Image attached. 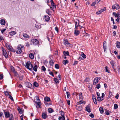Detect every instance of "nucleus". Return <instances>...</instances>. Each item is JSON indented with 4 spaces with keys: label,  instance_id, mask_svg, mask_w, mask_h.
<instances>
[{
    "label": "nucleus",
    "instance_id": "nucleus-1",
    "mask_svg": "<svg viewBox=\"0 0 120 120\" xmlns=\"http://www.w3.org/2000/svg\"><path fill=\"white\" fill-rule=\"evenodd\" d=\"M24 49V46L22 45H18L16 53L17 54H20L22 52V50Z\"/></svg>",
    "mask_w": 120,
    "mask_h": 120
},
{
    "label": "nucleus",
    "instance_id": "nucleus-2",
    "mask_svg": "<svg viewBox=\"0 0 120 120\" xmlns=\"http://www.w3.org/2000/svg\"><path fill=\"white\" fill-rule=\"evenodd\" d=\"M25 67L27 69H28L30 70H32L33 66L31 63L29 62H27L26 63Z\"/></svg>",
    "mask_w": 120,
    "mask_h": 120
},
{
    "label": "nucleus",
    "instance_id": "nucleus-3",
    "mask_svg": "<svg viewBox=\"0 0 120 120\" xmlns=\"http://www.w3.org/2000/svg\"><path fill=\"white\" fill-rule=\"evenodd\" d=\"M101 78L100 77H96L94 79L93 84L94 85H95L97 83L98 81L101 79Z\"/></svg>",
    "mask_w": 120,
    "mask_h": 120
},
{
    "label": "nucleus",
    "instance_id": "nucleus-4",
    "mask_svg": "<svg viewBox=\"0 0 120 120\" xmlns=\"http://www.w3.org/2000/svg\"><path fill=\"white\" fill-rule=\"evenodd\" d=\"M112 9H116V10H120V7L119 5L117 4H116L113 5L112 6Z\"/></svg>",
    "mask_w": 120,
    "mask_h": 120
},
{
    "label": "nucleus",
    "instance_id": "nucleus-5",
    "mask_svg": "<svg viewBox=\"0 0 120 120\" xmlns=\"http://www.w3.org/2000/svg\"><path fill=\"white\" fill-rule=\"evenodd\" d=\"M64 45L65 46L70 47V44L68 43L67 40L65 39H64L63 41Z\"/></svg>",
    "mask_w": 120,
    "mask_h": 120
},
{
    "label": "nucleus",
    "instance_id": "nucleus-6",
    "mask_svg": "<svg viewBox=\"0 0 120 120\" xmlns=\"http://www.w3.org/2000/svg\"><path fill=\"white\" fill-rule=\"evenodd\" d=\"M2 51L3 53L4 56L6 58H8V56L6 51L5 50L4 48H2Z\"/></svg>",
    "mask_w": 120,
    "mask_h": 120
},
{
    "label": "nucleus",
    "instance_id": "nucleus-7",
    "mask_svg": "<svg viewBox=\"0 0 120 120\" xmlns=\"http://www.w3.org/2000/svg\"><path fill=\"white\" fill-rule=\"evenodd\" d=\"M31 41L34 45H37L39 43V42L38 41L37 39H33L31 40Z\"/></svg>",
    "mask_w": 120,
    "mask_h": 120
},
{
    "label": "nucleus",
    "instance_id": "nucleus-8",
    "mask_svg": "<svg viewBox=\"0 0 120 120\" xmlns=\"http://www.w3.org/2000/svg\"><path fill=\"white\" fill-rule=\"evenodd\" d=\"M4 114L5 117L6 118H8L11 116V114H10V113L8 112H4Z\"/></svg>",
    "mask_w": 120,
    "mask_h": 120
},
{
    "label": "nucleus",
    "instance_id": "nucleus-9",
    "mask_svg": "<svg viewBox=\"0 0 120 120\" xmlns=\"http://www.w3.org/2000/svg\"><path fill=\"white\" fill-rule=\"evenodd\" d=\"M103 49L105 52H106L107 49V44L105 41H104L103 44Z\"/></svg>",
    "mask_w": 120,
    "mask_h": 120
},
{
    "label": "nucleus",
    "instance_id": "nucleus-10",
    "mask_svg": "<svg viewBox=\"0 0 120 120\" xmlns=\"http://www.w3.org/2000/svg\"><path fill=\"white\" fill-rule=\"evenodd\" d=\"M6 46L8 50L10 51H13L12 48L11 46L10 45L8 44H6Z\"/></svg>",
    "mask_w": 120,
    "mask_h": 120
},
{
    "label": "nucleus",
    "instance_id": "nucleus-11",
    "mask_svg": "<svg viewBox=\"0 0 120 120\" xmlns=\"http://www.w3.org/2000/svg\"><path fill=\"white\" fill-rule=\"evenodd\" d=\"M75 29H77V28L78 27L79 22V21L78 19H76L75 21Z\"/></svg>",
    "mask_w": 120,
    "mask_h": 120
},
{
    "label": "nucleus",
    "instance_id": "nucleus-12",
    "mask_svg": "<svg viewBox=\"0 0 120 120\" xmlns=\"http://www.w3.org/2000/svg\"><path fill=\"white\" fill-rule=\"evenodd\" d=\"M76 29L75 28L74 34L75 35L77 36L79 34L80 32L79 30H76Z\"/></svg>",
    "mask_w": 120,
    "mask_h": 120
},
{
    "label": "nucleus",
    "instance_id": "nucleus-13",
    "mask_svg": "<svg viewBox=\"0 0 120 120\" xmlns=\"http://www.w3.org/2000/svg\"><path fill=\"white\" fill-rule=\"evenodd\" d=\"M23 36L24 38L27 39H28L29 38V36L26 33L23 34Z\"/></svg>",
    "mask_w": 120,
    "mask_h": 120
},
{
    "label": "nucleus",
    "instance_id": "nucleus-14",
    "mask_svg": "<svg viewBox=\"0 0 120 120\" xmlns=\"http://www.w3.org/2000/svg\"><path fill=\"white\" fill-rule=\"evenodd\" d=\"M86 110L89 112H90V109L89 106H87L86 107Z\"/></svg>",
    "mask_w": 120,
    "mask_h": 120
},
{
    "label": "nucleus",
    "instance_id": "nucleus-15",
    "mask_svg": "<svg viewBox=\"0 0 120 120\" xmlns=\"http://www.w3.org/2000/svg\"><path fill=\"white\" fill-rule=\"evenodd\" d=\"M45 18L46 21H49L50 19L49 17L48 16H45Z\"/></svg>",
    "mask_w": 120,
    "mask_h": 120
},
{
    "label": "nucleus",
    "instance_id": "nucleus-16",
    "mask_svg": "<svg viewBox=\"0 0 120 120\" xmlns=\"http://www.w3.org/2000/svg\"><path fill=\"white\" fill-rule=\"evenodd\" d=\"M20 114H22L23 112V109H22L20 108L19 107H18L17 108Z\"/></svg>",
    "mask_w": 120,
    "mask_h": 120
},
{
    "label": "nucleus",
    "instance_id": "nucleus-17",
    "mask_svg": "<svg viewBox=\"0 0 120 120\" xmlns=\"http://www.w3.org/2000/svg\"><path fill=\"white\" fill-rule=\"evenodd\" d=\"M113 14L116 17H117V18H120V16L119 14H117L115 12H113Z\"/></svg>",
    "mask_w": 120,
    "mask_h": 120
},
{
    "label": "nucleus",
    "instance_id": "nucleus-18",
    "mask_svg": "<svg viewBox=\"0 0 120 120\" xmlns=\"http://www.w3.org/2000/svg\"><path fill=\"white\" fill-rule=\"evenodd\" d=\"M47 115L46 113L43 112L42 113V118L45 119L47 117Z\"/></svg>",
    "mask_w": 120,
    "mask_h": 120
},
{
    "label": "nucleus",
    "instance_id": "nucleus-19",
    "mask_svg": "<svg viewBox=\"0 0 120 120\" xmlns=\"http://www.w3.org/2000/svg\"><path fill=\"white\" fill-rule=\"evenodd\" d=\"M29 57L31 59H33L34 58V56L33 53H30L29 55Z\"/></svg>",
    "mask_w": 120,
    "mask_h": 120
},
{
    "label": "nucleus",
    "instance_id": "nucleus-20",
    "mask_svg": "<svg viewBox=\"0 0 120 120\" xmlns=\"http://www.w3.org/2000/svg\"><path fill=\"white\" fill-rule=\"evenodd\" d=\"M110 63L112 66V68H114V66L115 64V62L113 60H112L110 62Z\"/></svg>",
    "mask_w": 120,
    "mask_h": 120
},
{
    "label": "nucleus",
    "instance_id": "nucleus-21",
    "mask_svg": "<svg viewBox=\"0 0 120 120\" xmlns=\"http://www.w3.org/2000/svg\"><path fill=\"white\" fill-rule=\"evenodd\" d=\"M116 47L118 48H120V42L117 41L116 43Z\"/></svg>",
    "mask_w": 120,
    "mask_h": 120
},
{
    "label": "nucleus",
    "instance_id": "nucleus-22",
    "mask_svg": "<svg viewBox=\"0 0 120 120\" xmlns=\"http://www.w3.org/2000/svg\"><path fill=\"white\" fill-rule=\"evenodd\" d=\"M44 100L47 102H49L50 101V99L48 97H46L44 98Z\"/></svg>",
    "mask_w": 120,
    "mask_h": 120
},
{
    "label": "nucleus",
    "instance_id": "nucleus-23",
    "mask_svg": "<svg viewBox=\"0 0 120 120\" xmlns=\"http://www.w3.org/2000/svg\"><path fill=\"white\" fill-rule=\"evenodd\" d=\"M0 24L2 25H4L5 24V21L4 19H1L0 20Z\"/></svg>",
    "mask_w": 120,
    "mask_h": 120
},
{
    "label": "nucleus",
    "instance_id": "nucleus-24",
    "mask_svg": "<svg viewBox=\"0 0 120 120\" xmlns=\"http://www.w3.org/2000/svg\"><path fill=\"white\" fill-rule=\"evenodd\" d=\"M79 99H80L82 100L83 99V97L82 95V93L81 92H80L79 95Z\"/></svg>",
    "mask_w": 120,
    "mask_h": 120
},
{
    "label": "nucleus",
    "instance_id": "nucleus-25",
    "mask_svg": "<svg viewBox=\"0 0 120 120\" xmlns=\"http://www.w3.org/2000/svg\"><path fill=\"white\" fill-rule=\"evenodd\" d=\"M99 110L101 113L102 114L103 113L104 109L102 107H100L99 109Z\"/></svg>",
    "mask_w": 120,
    "mask_h": 120
},
{
    "label": "nucleus",
    "instance_id": "nucleus-26",
    "mask_svg": "<svg viewBox=\"0 0 120 120\" xmlns=\"http://www.w3.org/2000/svg\"><path fill=\"white\" fill-rule=\"evenodd\" d=\"M76 108L79 111L81 110L82 109V107L79 106H77Z\"/></svg>",
    "mask_w": 120,
    "mask_h": 120
},
{
    "label": "nucleus",
    "instance_id": "nucleus-27",
    "mask_svg": "<svg viewBox=\"0 0 120 120\" xmlns=\"http://www.w3.org/2000/svg\"><path fill=\"white\" fill-rule=\"evenodd\" d=\"M97 99L99 101H101L103 100V99L101 98L100 96L98 97L97 98Z\"/></svg>",
    "mask_w": 120,
    "mask_h": 120
},
{
    "label": "nucleus",
    "instance_id": "nucleus-28",
    "mask_svg": "<svg viewBox=\"0 0 120 120\" xmlns=\"http://www.w3.org/2000/svg\"><path fill=\"white\" fill-rule=\"evenodd\" d=\"M9 118V120H14L13 115L12 114H11V116Z\"/></svg>",
    "mask_w": 120,
    "mask_h": 120
},
{
    "label": "nucleus",
    "instance_id": "nucleus-29",
    "mask_svg": "<svg viewBox=\"0 0 120 120\" xmlns=\"http://www.w3.org/2000/svg\"><path fill=\"white\" fill-rule=\"evenodd\" d=\"M48 112L49 113H51L53 112V110L51 108H50L48 110Z\"/></svg>",
    "mask_w": 120,
    "mask_h": 120
},
{
    "label": "nucleus",
    "instance_id": "nucleus-30",
    "mask_svg": "<svg viewBox=\"0 0 120 120\" xmlns=\"http://www.w3.org/2000/svg\"><path fill=\"white\" fill-rule=\"evenodd\" d=\"M63 53L65 56H68L69 55V53L68 52H63Z\"/></svg>",
    "mask_w": 120,
    "mask_h": 120
},
{
    "label": "nucleus",
    "instance_id": "nucleus-31",
    "mask_svg": "<svg viewBox=\"0 0 120 120\" xmlns=\"http://www.w3.org/2000/svg\"><path fill=\"white\" fill-rule=\"evenodd\" d=\"M35 98V100H36V102L38 101H40V100L39 97L38 96H37Z\"/></svg>",
    "mask_w": 120,
    "mask_h": 120
},
{
    "label": "nucleus",
    "instance_id": "nucleus-32",
    "mask_svg": "<svg viewBox=\"0 0 120 120\" xmlns=\"http://www.w3.org/2000/svg\"><path fill=\"white\" fill-rule=\"evenodd\" d=\"M59 120H65V117L60 116L59 117Z\"/></svg>",
    "mask_w": 120,
    "mask_h": 120
},
{
    "label": "nucleus",
    "instance_id": "nucleus-33",
    "mask_svg": "<svg viewBox=\"0 0 120 120\" xmlns=\"http://www.w3.org/2000/svg\"><path fill=\"white\" fill-rule=\"evenodd\" d=\"M68 63V61L67 60H64L63 62V64L64 65H65L66 64Z\"/></svg>",
    "mask_w": 120,
    "mask_h": 120
},
{
    "label": "nucleus",
    "instance_id": "nucleus-34",
    "mask_svg": "<svg viewBox=\"0 0 120 120\" xmlns=\"http://www.w3.org/2000/svg\"><path fill=\"white\" fill-rule=\"evenodd\" d=\"M38 67L37 65H35L33 67V70L35 71H36L37 70Z\"/></svg>",
    "mask_w": 120,
    "mask_h": 120
},
{
    "label": "nucleus",
    "instance_id": "nucleus-35",
    "mask_svg": "<svg viewBox=\"0 0 120 120\" xmlns=\"http://www.w3.org/2000/svg\"><path fill=\"white\" fill-rule=\"evenodd\" d=\"M81 56H82L84 59L86 58V55L83 52H82Z\"/></svg>",
    "mask_w": 120,
    "mask_h": 120
},
{
    "label": "nucleus",
    "instance_id": "nucleus-36",
    "mask_svg": "<svg viewBox=\"0 0 120 120\" xmlns=\"http://www.w3.org/2000/svg\"><path fill=\"white\" fill-rule=\"evenodd\" d=\"M102 12H103V10H102L101 9L97 12L96 13L98 15L100 14Z\"/></svg>",
    "mask_w": 120,
    "mask_h": 120
},
{
    "label": "nucleus",
    "instance_id": "nucleus-37",
    "mask_svg": "<svg viewBox=\"0 0 120 120\" xmlns=\"http://www.w3.org/2000/svg\"><path fill=\"white\" fill-rule=\"evenodd\" d=\"M49 63L51 66H52L54 64V62L53 60H50L49 61Z\"/></svg>",
    "mask_w": 120,
    "mask_h": 120
},
{
    "label": "nucleus",
    "instance_id": "nucleus-38",
    "mask_svg": "<svg viewBox=\"0 0 120 120\" xmlns=\"http://www.w3.org/2000/svg\"><path fill=\"white\" fill-rule=\"evenodd\" d=\"M33 85L36 87H38L39 86L38 84L36 82H34V83Z\"/></svg>",
    "mask_w": 120,
    "mask_h": 120
},
{
    "label": "nucleus",
    "instance_id": "nucleus-39",
    "mask_svg": "<svg viewBox=\"0 0 120 120\" xmlns=\"http://www.w3.org/2000/svg\"><path fill=\"white\" fill-rule=\"evenodd\" d=\"M54 81H55V82H56V83H59V81L58 79H57L56 78H54Z\"/></svg>",
    "mask_w": 120,
    "mask_h": 120
},
{
    "label": "nucleus",
    "instance_id": "nucleus-40",
    "mask_svg": "<svg viewBox=\"0 0 120 120\" xmlns=\"http://www.w3.org/2000/svg\"><path fill=\"white\" fill-rule=\"evenodd\" d=\"M101 86V85L100 84H98L96 85V88L97 89H98Z\"/></svg>",
    "mask_w": 120,
    "mask_h": 120
},
{
    "label": "nucleus",
    "instance_id": "nucleus-41",
    "mask_svg": "<svg viewBox=\"0 0 120 120\" xmlns=\"http://www.w3.org/2000/svg\"><path fill=\"white\" fill-rule=\"evenodd\" d=\"M118 108V105L117 104H115L114 105V109H116Z\"/></svg>",
    "mask_w": 120,
    "mask_h": 120
},
{
    "label": "nucleus",
    "instance_id": "nucleus-42",
    "mask_svg": "<svg viewBox=\"0 0 120 120\" xmlns=\"http://www.w3.org/2000/svg\"><path fill=\"white\" fill-rule=\"evenodd\" d=\"M40 101H38L36 102V103H37L38 107H39L41 105V103L40 102Z\"/></svg>",
    "mask_w": 120,
    "mask_h": 120
},
{
    "label": "nucleus",
    "instance_id": "nucleus-43",
    "mask_svg": "<svg viewBox=\"0 0 120 120\" xmlns=\"http://www.w3.org/2000/svg\"><path fill=\"white\" fill-rule=\"evenodd\" d=\"M2 116L3 117H4L3 113L2 112H0V117L1 118H2Z\"/></svg>",
    "mask_w": 120,
    "mask_h": 120
},
{
    "label": "nucleus",
    "instance_id": "nucleus-44",
    "mask_svg": "<svg viewBox=\"0 0 120 120\" xmlns=\"http://www.w3.org/2000/svg\"><path fill=\"white\" fill-rule=\"evenodd\" d=\"M41 68V69L43 71H45L46 70V69L44 66L42 67Z\"/></svg>",
    "mask_w": 120,
    "mask_h": 120
},
{
    "label": "nucleus",
    "instance_id": "nucleus-45",
    "mask_svg": "<svg viewBox=\"0 0 120 120\" xmlns=\"http://www.w3.org/2000/svg\"><path fill=\"white\" fill-rule=\"evenodd\" d=\"M16 34V32L14 31H12L10 33L11 35H13Z\"/></svg>",
    "mask_w": 120,
    "mask_h": 120
},
{
    "label": "nucleus",
    "instance_id": "nucleus-46",
    "mask_svg": "<svg viewBox=\"0 0 120 120\" xmlns=\"http://www.w3.org/2000/svg\"><path fill=\"white\" fill-rule=\"evenodd\" d=\"M8 97L12 101H13L14 100L12 97L10 95H9L8 96Z\"/></svg>",
    "mask_w": 120,
    "mask_h": 120
},
{
    "label": "nucleus",
    "instance_id": "nucleus-47",
    "mask_svg": "<svg viewBox=\"0 0 120 120\" xmlns=\"http://www.w3.org/2000/svg\"><path fill=\"white\" fill-rule=\"evenodd\" d=\"M60 114L62 117H64V114L63 111L60 112Z\"/></svg>",
    "mask_w": 120,
    "mask_h": 120
},
{
    "label": "nucleus",
    "instance_id": "nucleus-48",
    "mask_svg": "<svg viewBox=\"0 0 120 120\" xmlns=\"http://www.w3.org/2000/svg\"><path fill=\"white\" fill-rule=\"evenodd\" d=\"M108 68L107 66L105 67V71L108 73H109V71L108 70Z\"/></svg>",
    "mask_w": 120,
    "mask_h": 120
},
{
    "label": "nucleus",
    "instance_id": "nucleus-49",
    "mask_svg": "<svg viewBox=\"0 0 120 120\" xmlns=\"http://www.w3.org/2000/svg\"><path fill=\"white\" fill-rule=\"evenodd\" d=\"M85 101H80L79 102H78V103L79 104L83 103Z\"/></svg>",
    "mask_w": 120,
    "mask_h": 120
},
{
    "label": "nucleus",
    "instance_id": "nucleus-50",
    "mask_svg": "<svg viewBox=\"0 0 120 120\" xmlns=\"http://www.w3.org/2000/svg\"><path fill=\"white\" fill-rule=\"evenodd\" d=\"M55 68L57 69H58L59 68V66L58 64H56L55 65Z\"/></svg>",
    "mask_w": 120,
    "mask_h": 120
},
{
    "label": "nucleus",
    "instance_id": "nucleus-51",
    "mask_svg": "<svg viewBox=\"0 0 120 120\" xmlns=\"http://www.w3.org/2000/svg\"><path fill=\"white\" fill-rule=\"evenodd\" d=\"M50 10L49 9H47L46 10V13H48L49 15V13L50 12Z\"/></svg>",
    "mask_w": 120,
    "mask_h": 120
},
{
    "label": "nucleus",
    "instance_id": "nucleus-52",
    "mask_svg": "<svg viewBox=\"0 0 120 120\" xmlns=\"http://www.w3.org/2000/svg\"><path fill=\"white\" fill-rule=\"evenodd\" d=\"M93 100L94 104H97V101L96 99V98L95 100V99H93Z\"/></svg>",
    "mask_w": 120,
    "mask_h": 120
},
{
    "label": "nucleus",
    "instance_id": "nucleus-53",
    "mask_svg": "<svg viewBox=\"0 0 120 120\" xmlns=\"http://www.w3.org/2000/svg\"><path fill=\"white\" fill-rule=\"evenodd\" d=\"M5 95L6 96H8L10 95L8 92H5Z\"/></svg>",
    "mask_w": 120,
    "mask_h": 120
},
{
    "label": "nucleus",
    "instance_id": "nucleus-54",
    "mask_svg": "<svg viewBox=\"0 0 120 120\" xmlns=\"http://www.w3.org/2000/svg\"><path fill=\"white\" fill-rule=\"evenodd\" d=\"M66 93V94H67V98H69V96H70L68 92H67Z\"/></svg>",
    "mask_w": 120,
    "mask_h": 120
},
{
    "label": "nucleus",
    "instance_id": "nucleus-55",
    "mask_svg": "<svg viewBox=\"0 0 120 120\" xmlns=\"http://www.w3.org/2000/svg\"><path fill=\"white\" fill-rule=\"evenodd\" d=\"M90 116L92 118H93L94 117V115L92 113H91L90 114Z\"/></svg>",
    "mask_w": 120,
    "mask_h": 120
},
{
    "label": "nucleus",
    "instance_id": "nucleus-56",
    "mask_svg": "<svg viewBox=\"0 0 120 120\" xmlns=\"http://www.w3.org/2000/svg\"><path fill=\"white\" fill-rule=\"evenodd\" d=\"M101 1V0H96L95 1V4L98 3Z\"/></svg>",
    "mask_w": 120,
    "mask_h": 120
},
{
    "label": "nucleus",
    "instance_id": "nucleus-57",
    "mask_svg": "<svg viewBox=\"0 0 120 120\" xmlns=\"http://www.w3.org/2000/svg\"><path fill=\"white\" fill-rule=\"evenodd\" d=\"M3 75H0V79H3Z\"/></svg>",
    "mask_w": 120,
    "mask_h": 120
},
{
    "label": "nucleus",
    "instance_id": "nucleus-58",
    "mask_svg": "<svg viewBox=\"0 0 120 120\" xmlns=\"http://www.w3.org/2000/svg\"><path fill=\"white\" fill-rule=\"evenodd\" d=\"M92 97L93 100V99H95H95L96 98L95 97L94 94H93L92 95Z\"/></svg>",
    "mask_w": 120,
    "mask_h": 120
},
{
    "label": "nucleus",
    "instance_id": "nucleus-59",
    "mask_svg": "<svg viewBox=\"0 0 120 120\" xmlns=\"http://www.w3.org/2000/svg\"><path fill=\"white\" fill-rule=\"evenodd\" d=\"M6 30V29H4L3 30H1V32L2 34H3L4 32Z\"/></svg>",
    "mask_w": 120,
    "mask_h": 120
},
{
    "label": "nucleus",
    "instance_id": "nucleus-60",
    "mask_svg": "<svg viewBox=\"0 0 120 120\" xmlns=\"http://www.w3.org/2000/svg\"><path fill=\"white\" fill-rule=\"evenodd\" d=\"M55 30L57 31V33H58V28L57 27H56L55 28Z\"/></svg>",
    "mask_w": 120,
    "mask_h": 120
},
{
    "label": "nucleus",
    "instance_id": "nucleus-61",
    "mask_svg": "<svg viewBox=\"0 0 120 120\" xmlns=\"http://www.w3.org/2000/svg\"><path fill=\"white\" fill-rule=\"evenodd\" d=\"M89 80V79L88 78H86L85 80V81L86 82L88 81Z\"/></svg>",
    "mask_w": 120,
    "mask_h": 120
},
{
    "label": "nucleus",
    "instance_id": "nucleus-62",
    "mask_svg": "<svg viewBox=\"0 0 120 120\" xmlns=\"http://www.w3.org/2000/svg\"><path fill=\"white\" fill-rule=\"evenodd\" d=\"M105 113L107 115H108L109 114V112L107 110L106 111Z\"/></svg>",
    "mask_w": 120,
    "mask_h": 120
},
{
    "label": "nucleus",
    "instance_id": "nucleus-63",
    "mask_svg": "<svg viewBox=\"0 0 120 120\" xmlns=\"http://www.w3.org/2000/svg\"><path fill=\"white\" fill-rule=\"evenodd\" d=\"M78 62L77 61H75L73 64V65H75V64H77L78 63Z\"/></svg>",
    "mask_w": 120,
    "mask_h": 120
},
{
    "label": "nucleus",
    "instance_id": "nucleus-64",
    "mask_svg": "<svg viewBox=\"0 0 120 120\" xmlns=\"http://www.w3.org/2000/svg\"><path fill=\"white\" fill-rule=\"evenodd\" d=\"M49 74L50 75H51L52 76L54 77V75L53 74V73L52 72H51L49 73Z\"/></svg>",
    "mask_w": 120,
    "mask_h": 120
}]
</instances>
